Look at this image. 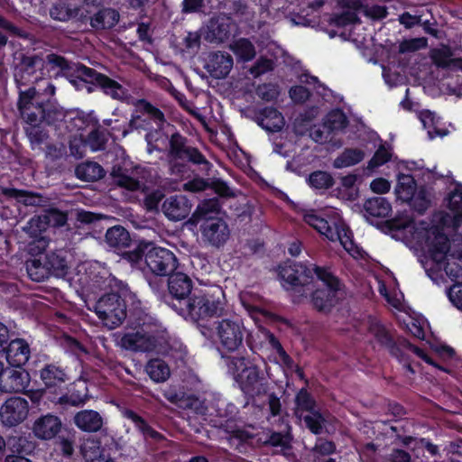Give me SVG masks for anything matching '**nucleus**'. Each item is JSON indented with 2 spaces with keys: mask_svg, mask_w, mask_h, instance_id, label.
<instances>
[{
  "mask_svg": "<svg viewBox=\"0 0 462 462\" xmlns=\"http://www.w3.org/2000/svg\"><path fill=\"white\" fill-rule=\"evenodd\" d=\"M393 226L423 252L420 262L431 280L437 281L445 273L456 282L448 295L457 309H462V266L457 262L462 257V236L451 243L439 226L424 221L395 220Z\"/></svg>",
  "mask_w": 462,
  "mask_h": 462,
  "instance_id": "f257e3e1",
  "label": "nucleus"
},
{
  "mask_svg": "<svg viewBox=\"0 0 462 462\" xmlns=\"http://www.w3.org/2000/svg\"><path fill=\"white\" fill-rule=\"evenodd\" d=\"M55 94V87L46 82L43 92L31 88L20 93L19 110L22 117L30 125L26 132L33 142H42L45 138L44 134L38 133V125L46 121L51 124L63 116V113L51 100Z\"/></svg>",
  "mask_w": 462,
  "mask_h": 462,
  "instance_id": "f03ea898",
  "label": "nucleus"
},
{
  "mask_svg": "<svg viewBox=\"0 0 462 462\" xmlns=\"http://www.w3.org/2000/svg\"><path fill=\"white\" fill-rule=\"evenodd\" d=\"M301 214L305 223L329 241H338L354 259L365 258V252L355 244L351 231L342 220L337 208H325L319 212L313 209H304Z\"/></svg>",
  "mask_w": 462,
  "mask_h": 462,
  "instance_id": "7ed1b4c3",
  "label": "nucleus"
},
{
  "mask_svg": "<svg viewBox=\"0 0 462 462\" xmlns=\"http://www.w3.org/2000/svg\"><path fill=\"white\" fill-rule=\"evenodd\" d=\"M127 260L139 269L146 266L152 273L167 275L171 273L177 264L172 252L166 248L155 246L151 243L142 244L136 250L129 252Z\"/></svg>",
  "mask_w": 462,
  "mask_h": 462,
  "instance_id": "20e7f679",
  "label": "nucleus"
},
{
  "mask_svg": "<svg viewBox=\"0 0 462 462\" xmlns=\"http://www.w3.org/2000/svg\"><path fill=\"white\" fill-rule=\"evenodd\" d=\"M66 68L67 61L55 54L48 55L46 60L39 56H26L15 67L14 79L18 84L25 85L37 82L45 76H56Z\"/></svg>",
  "mask_w": 462,
  "mask_h": 462,
  "instance_id": "39448f33",
  "label": "nucleus"
},
{
  "mask_svg": "<svg viewBox=\"0 0 462 462\" xmlns=\"http://www.w3.org/2000/svg\"><path fill=\"white\" fill-rule=\"evenodd\" d=\"M163 336L159 333L156 326L143 323L120 334L117 344L120 347L128 351H154L164 355L168 353V350L163 345Z\"/></svg>",
  "mask_w": 462,
  "mask_h": 462,
  "instance_id": "423d86ee",
  "label": "nucleus"
},
{
  "mask_svg": "<svg viewBox=\"0 0 462 462\" xmlns=\"http://www.w3.org/2000/svg\"><path fill=\"white\" fill-rule=\"evenodd\" d=\"M225 307V293L219 286L196 291L187 301L189 314L194 319L219 316L223 314Z\"/></svg>",
  "mask_w": 462,
  "mask_h": 462,
  "instance_id": "0eeeda50",
  "label": "nucleus"
},
{
  "mask_svg": "<svg viewBox=\"0 0 462 462\" xmlns=\"http://www.w3.org/2000/svg\"><path fill=\"white\" fill-rule=\"evenodd\" d=\"M227 371L237 383L240 389L254 396L265 392L264 379L260 376L256 365L243 356L227 359Z\"/></svg>",
  "mask_w": 462,
  "mask_h": 462,
  "instance_id": "6e6552de",
  "label": "nucleus"
},
{
  "mask_svg": "<svg viewBox=\"0 0 462 462\" xmlns=\"http://www.w3.org/2000/svg\"><path fill=\"white\" fill-rule=\"evenodd\" d=\"M191 221L199 225L202 240L211 246L219 247L229 238L226 223L214 211H208L206 205L198 208Z\"/></svg>",
  "mask_w": 462,
  "mask_h": 462,
  "instance_id": "1a4fd4ad",
  "label": "nucleus"
},
{
  "mask_svg": "<svg viewBox=\"0 0 462 462\" xmlns=\"http://www.w3.org/2000/svg\"><path fill=\"white\" fill-rule=\"evenodd\" d=\"M309 273H314L317 290L312 294L313 305L321 311L328 310L337 301L339 291L338 280L328 270L319 267L308 269Z\"/></svg>",
  "mask_w": 462,
  "mask_h": 462,
  "instance_id": "9d476101",
  "label": "nucleus"
},
{
  "mask_svg": "<svg viewBox=\"0 0 462 462\" xmlns=\"http://www.w3.org/2000/svg\"><path fill=\"white\" fill-rule=\"evenodd\" d=\"M88 308L94 310L103 325L113 329L122 324L126 317L125 304L119 295L110 293L101 297L97 302Z\"/></svg>",
  "mask_w": 462,
  "mask_h": 462,
  "instance_id": "9b49d317",
  "label": "nucleus"
},
{
  "mask_svg": "<svg viewBox=\"0 0 462 462\" xmlns=\"http://www.w3.org/2000/svg\"><path fill=\"white\" fill-rule=\"evenodd\" d=\"M214 333L221 347L232 352L242 346L246 329L239 318L231 316L217 320Z\"/></svg>",
  "mask_w": 462,
  "mask_h": 462,
  "instance_id": "f8f14e48",
  "label": "nucleus"
},
{
  "mask_svg": "<svg viewBox=\"0 0 462 462\" xmlns=\"http://www.w3.org/2000/svg\"><path fill=\"white\" fill-rule=\"evenodd\" d=\"M294 413L299 420L305 422L306 427L314 434H320L326 429L327 420L316 409L314 401L303 389L296 396Z\"/></svg>",
  "mask_w": 462,
  "mask_h": 462,
  "instance_id": "ddd939ff",
  "label": "nucleus"
},
{
  "mask_svg": "<svg viewBox=\"0 0 462 462\" xmlns=\"http://www.w3.org/2000/svg\"><path fill=\"white\" fill-rule=\"evenodd\" d=\"M78 77L79 84L77 85L78 89L86 88L90 91L88 83H95L104 91L105 94L109 95L115 99H124L125 97V88L116 81L107 78L105 75L96 72L94 69L80 66L78 68Z\"/></svg>",
  "mask_w": 462,
  "mask_h": 462,
  "instance_id": "4468645a",
  "label": "nucleus"
},
{
  "mask_svg": "<svg viewBox=\"0 0 462 462\" xmlns=\"http://www.w3.org/2000/svg\"><path fill=\"white\" fill-rule=\"evenodd\" d=\"M395 189L396 195L402 201H411L419 211H423L430 203L429 194L420 189L417 191L414 177L409 173L400 172Z\"/></svg>",
  "mask_w": 462,
  "mask_h": 462,
  "instance_id": "2eb2a0df",
  "label": "nucleus"
},
{
  "mask_svg": "<svg viewBox=\"0 0 462 462\" xmlns=\"http://www.w3.org/2000/svg\"><path fill=\"white\" fill-rule=\"evenodd\" d=\"M448 212L434 216V221L442 227L457 228L462 225V186L457 185L448 197Z\"/></svg>",
  "mask_w": 462,
  "mask_h": 462,
  "instance_id": "dca6fc26",
  "label": "nucleus"
},
{
  "mask_svg": "<svg viewBox=\"0 0 462 462\" xmlns=\"http://www.w3.org/2000/svg\"><path fill=\"white\" fill-rule=\"evenodd\" d=\"M317 267L310 263L309 265L303 264H291L285 263L280 267L279 276L282 281V286L287 290L290 288H296L297 286H305L310 281L313 282L314 273H309L308 269Z\"/></svg>",
  "mask_w": 462,
  "mask_h": 462,
  "instance_id": "f3484780",
  "label": "nucleus"
},
{
  "mask_svg": "<svg viewBox=\"0 0 462 462\" xmlns=\"http://www.w3.org/2000/svg\"><path fill=\"white\" fill-rule=\"evenodd\" d=\"M30 383V374L22 367H3L0 374V391L3 393H20Z\"/></svg>",
  "mask_w": 462,
  "mask_h": 462,
  "instance_id": "a211bd4d",
  "label": "nucleus"
},
{
  "mask_svg": "<svg viewBox=\"0 0 462 462\" xmlns=\"http://www.w3.org/2000/svg\"><path fill=\"white\" fill-rule=\"evenodd\" d=\"M29 413V402L21 397H11L0 407V420L6 426L23 422Z\"/></svg>",
  "mask_w": 462,
  "mask_h": 462,
  "instance_id": "6ab92c4d",
  "label": "nucleus"
},
{
  "mask_svg": "<svg viewBox=\"0 0 462 462\" xmlns=\"http://www.w3.org/2000/svg\"><path fill=\"white\" fill-rule=\"evenodd\" d=\"M162 211L170 220L180 221L189 215L191 204L185 196L174 195L164 200Z\"/></svg>",
  "mask_w": 462,
  "mask_h": 462,
  "instance_id": "aec40b11",
  "label": "nucleus"
},
{
  "mask_svg": "<svg viewBox=\"0 0 462 462\" xmlns=\"http://www.w3.org/2000/svg\"><path fill=\"white\" fill-rule=\"evenodd\" d=\"M61 420L52 414H46L35 420L32 425L33 435L40 439L49 440L57 436L61 430Z\"/></svg>",
  "mask_w": 462,
  "mask_h": 462,
  "instance_id": "412c9836",
  "label": "nucleus"
},
{
  "mask_svg": "<svg viewBox=\"0 0 462 462\" xmlns=\"http://www.w3.org/2000/svg\"><path fill=\"white\" fill-rule=\"evenodd\" d=\"M234 29L235 25L229 17L220 16L209 21L205 28V38L211 42H222L230 36Z\"/></svg>",
  "mask_w": 462,
  "mask_h": 462,
  "instance_id": "4be33fe9",
  "label": "nucleus"
},
{
  "mask_svg": "<svg viewBox=\"0 0 462 462\" xmlns=\"http://www.w3.org/2000/svg\"><path fill=\"white\" fill-rule=\"evenodd\" d=\"M170 144V154L172 159L187 160L198 164L207 162L204 156L197 149L185 146L184 139L180 134H172Z\"/></svg>",
  "mask_w": 462,
  "mask_h": 462,
  "instance_id": "5701e85b",
  "label": "nucleus"
},
{
  "mask_svg": "<svg viewBox=\"0 0 462 462\" xmlns=\"http://www.w3.org/2000/svg\"><path fill=\"white\" fill-rule=\"evenodd\" d=\"M0 356H5L10 365L21 367L30 357V348L24 340L15 339L10 342L6 349L2 348Z\"/></svg>",
  "mask_w": 462,
  "mask_h": 462,
  "instance_id": "b1692460",
  "label": "nucleus"
},
{
  "mask_svg": "<svg viewBox=\"0 0 462 462\" xmlns=\"http://www.w3.org/2000/svg\"><path fill=\"white\" fill-rule=\"evenodd\" d=\"M40 378L51 393H56L58 389L67 382L66 372L56 365H47L40 371Z\"/></svg>",
  "mask_w": 462,
  "mask_h": 462,
  "instance_id": "393cba45",
  "label": "nucleus"
},
{
  "mask_svg": "<svg viewBox=\"0 0 462 462\" xmlns=\"http://www.w3.org/2000/svg\"><path fill=\"white\" fill-rule=\"evenodd\" d=\"M73 124L78 130H81L84 127H89L90 133L86 140L88 147L92 152L101 150L105 143V139L101 134L95 129L96 122L90 117V116L78 115L73 118Z\"/></svg>",
  "mask_w": 462,
  "mask_h": 462,
  "instance_id": "a878e982",
  "label": "nucleus"
},
{
  "mask_svg": "<svg viewBox=\"0 0 462 462\" xmlns=\"http://www.w3.org/2000/svg\"><path fill=\"white\" fill-rule=\"evenodd\" d=\"M233 67V59L228 54L214 52L208 56L207 70L215 78L222 79L228 75Z\"/></svg>",
  "mask_w": 462,
  "mask_h": 462,
  "instance_id": "bb28decb",
  "label": "nucleus"
},
{
  "mask_svg": "<svg viewBox=\"0 0 462 462\" xmlns=\"http://www.w3.org/2000/svg\"><path fill=\"white\" fill-rule=\"evenodd\" d=\"M145 171L143 168L136 167L130 174L115 173V182L129 190H139L145 189Z\"/></svg>",
  "mask_w": 462,
  "mask_h": 462,
  "instance_id": "cd10ccee",
  "label": "nucleus"
},
{
  "mask_svg": "<svg viewBox=\"0 0 462 462\" xmlns=\"http://www.w3.org/2000/svg\"><path fill=\"white\" fill-rule=\"evenodd\" d=\"M258 125L268 132L281 131L285 120L282 113L273 107H266L263 109L257 116Z\"/></svg>",
  "mask_w": 462,
  "mask_h": 462,
  "instance_id": "c85d7f7f",
  "label": "nucleus"
},
{
  "mask_svg": "<svg viewBox=\"0 0 462 462\" xmlns=\"http://www.w3.org/2000/svg\"><path fill=\"white\" fill-rule=\"evenodd\" d=\"M338 4L342 8L347 10L342 14L335 16L332 20L333 24L340 27L358 23L356 11L363 7L361 0H338Z\"/></svg>",
  "mask_w": 462,
  "mask_h": 462,
  "instance_id": "c756f323",
  "label": "nucleus"
},
{
  "mask_svg": "<svg viewBox=\"0 0 462 462\" xmlns=\"http://www.w3.org/2000/svg\"><path fill=\"white\" fill-rule=\"evenodd\" d=\"M395 285V278L391 275L388 276V280L385 282L378 281V290L381 295L383 296L386 301L393 308L402 310L404 297L400 291L394 288Z\"/></svg>",
  "mask_w": 462,
  "mask_h": 462,
  "instance_id": "7c9ffc66",
  "label": "nucleus"
},
{
  "mask_svg": "<svg viewBox=\"0 0 462 462\" xmlns=\"http://www.w3.org/2000/svg\"><path fill=\"white\" fill-rule=\"evenodd\" d=\"M78 428L84 431L95 432L101 429L103 420L97 411L85 410L78 412L74 417Z\"/></svg>",
  "mask_w": 462,
  "mask_h": 462,
  "instance_id": "2f4dec72",
  "label": "nucleus"
},
{
  "mask_svg": "<svg viewBox=\"0 0 462 462\" xmlns=\"http://www.w3.org/2000/svg\"><path fill=\"white\" fill-rule=\"evenodd\" d=\"M67 221V216L63 212L56 209L47 211L44 215L32 218L29 222L30 228L38 227L41 231L44 230L47 226H60Z\"/></svg>",
  "mask_w": 462,
  "mask_h": 462,
  "instance_id": "473e14b6",
  "label": "nucleus"
},
{
  "mask_svg": "<svg viewBox=\"0 0 462 462\" xmlns=\"http://www.w3.org/2000/svg\"><path fill=\"white\" fill-rule=\"evenodd\" d=\"M191 288V280L182 273H174L169 279L170 293L176 299H184L190 293Z\"/></svg>",
  "mask_w": 462,
  "mask_h": 462,
  "instance_id": "72a5a7b5",
  "label": "nucleus"
},
{
  "mask_svg": "<svg viewBox=\"0 0 462 462\" xmlns=\"http://www.w3.org/2000/svg\"><path fill=\"white\" fill-rule=\"evenodd\" d=\"M76 176L86 181H94L99 180L104 175L103 168L97 162H87L79 164L76 168Z\"/></svg>",
  "mask_w": 462,
  "mask_h": 462,
  "instance_id": "f704fd0d",
  "label": "nucleus"
},
{
  "mask_svg": "<svg viewBox=\"0 0 462 462\" xmlns=\"http://www.w3.org/2000/svg\"><path fill=\"white\" fill-rule=\"evenodd\" d=\"M145 370L150 378L156 383L165 382L171 374L168 365L161 359L150 360Z\"/></svg>",
  "mask_w": 462,
  "mask_h": 462,
  "instance_id": "c9c22d12",
  "label": "nucleus"
},
{
  "mask_svg": "<svg viewBox=\"0 0 462 462\" xmlns=\"http://www.w3.org/2000/svg\"><path fill=\"white\" fill-rule=\"evenodd\" d=\"M365 211L371 216L386 217L392 211L389 201L382 197L372 198L365 203Z\"/></svg>",
  "mask_w": 462,
  "mask_h": 462,
  "instance_id": "e433bc0d",
  "label": "nucleus"
},
{
  "mask_svg": "<svg viewBox=\"0 0 462 462\" xmlns=\"http://www.w3.org/2000/svg\"><path fill=\"white\" fill-rule=\"evenodd\" d=\"M106 240L111 247L124 248L129 245L130 236L124 227L116 226L106 231Z\"/></svg>",
  "mask_w": 462,
  "mask_h": 462,
  "instance_id": "4c0bfd02",
  "label": "nucleus"
},
{
  "mask_svg": "<svg viewBox=\"0 0 462 462\" xmlns=\"http://www.w3.org/2000/svg\"><path fill=\"white\" fill-rule=\"evenodd\" d=\"M119 14L113 9H103L97 12L90 21L91 26L96 29H106L114 26Z\"/></svg>",
  "mask_w": 462,
  "mask_h": 462,
  "instance_id": "58836bf2",
  "label": "nucleus"
},
{
  "mask_svg": "<svg viewBox=\"0 0 462 462\" xmlns=\"http://www.w3.org/2000/svg\"><path fill=\"white\" fill-rule=\"evenodd\" d=\"M231 51L235 53L239 60L249 61L254 58L256 51L252 42L247 40L241 38L235 41L230 45Z\"/></svg>",
  "mask_w": 462,
  "mask_h": 462,
  "instance_id": "ea45409f",
  "label": "nucleus"
},
{
  "mask_svg": "<svg viewBox=\"0 0 462 462\" xmlns=\"http://www.w3.org/2000/svg\"><path fill=\"white\" fill-rule=\"evenodd\" d=\"M240 300L248 314L256 319L257 315H265L266 311L263 310L260 298L249 291H243L240 294Z\"/></svg>",
  "mask_w": 462,
  "mask_h": 462,
  "instance_id": "a19ab883",
  "label": "nucleus"
},
{
  "mask_svg": "<svg viewBox=\"0 0 462 462\" xmlns=\"http://www.w3.org/2000/svg\"><path fill=\"white\" fill-rule=\"evenodd\" d=\"M347 121L345 114L340 110H332L328 113L323 123V127L328 128L334 135L346 126Z\"/></svg>",
  "mask_w": 462,
  "mask_h": 462,
  "instance_id": "79ce46f5",
  "label": "nucleus"
},
{
  "mask_svg": "<svg viewBox=\"0 0 462 462\" xmlns=\"http://www.w3.org/2000/svg\"><path fill=\"white\" fill-rule=\"evenodd\" d=\"M365 153L358 149H347L344 151L333 162L335 168H346L361 162Z\"/></svg>",
  "mask_w": 462,
  "mask_h": 462,
  "instance_id": "37998d69",
  "label": "nucleus"
},
{
  "mask_svg": "<svg viewBox=\"0 0 462 462\" xmlns=\"http://www.w3.org/2000/svg\"><path fill=\"white\" fill-rule=\"evenodd\" d=\"M419 118L423 125V127L427 129L430 139H433L438 135L445 134V133L441 132L439 129V118L437 117L434 113L429 110L422 111L420 113Z\"/></svg>",
  "mask_w": 462,
  "mask_h": 462,
  "instance_id": "c03bdc74",
  "label": "nucleus"
},
{
  "mask_svg": "<svg viewBox=\"0 0 462 462\" xmlns=\"http://www.w3.org/2000/svg\"><path fill=\"white\" fill-rule=\"evenodd\" d=\"M80 451L87 462H99L102 457L100 443L94 439H87L80 446Z\"/></svg>",
  "mask_w": 462,
  "mask_h": 462,
  "instance_id": "a18cd8bd",
  "label": "nucleus"
},
{
  "mask_svg": "<svg viewBox=\"0 0 462 462\" xmlns=\"http://www.w3.org/2000/svg\"><path fill=\"white\" fill-rule=\"evenodd\" d=\"M125 418L133 421L137 430L142 432L145 438L157 439L160 435L158 432L153 430L140 416L134 413L133 411L125 410L123 411Z\"/></svg>",
  "mask_w": 462,
  "mask_h": 462,
  "instance_id": "49530a36",
  "label": "nucleus"
},
{
  "mask_svg": "<svg viewBox=\"0 0 462 462\" xmlns=\"http://www.w3.org/2000/svg\"><path fill=\"white\" fill-rule=\"evenodd\" d=\"M319 115V109L312 107L300 115L293 122V131L296 134H303L309 130L310 122Z\"/></svg>",
  "mask_w": 462,
  "mask_h": 462,
  "instance_id": "de8ad7c7",
  "label": "nucleus"
},
{
  "mask_svg": "<svg viewBox=\"0 0 462 462\" xmlns=\"http://www.w3.org/2000/svg\"><path fill=\"white\" fill-rule=\"evenodd\" d=\"M308 182L317 189H328L333 185V178L326 171H318L309 176Z\"/></svg>",
  "mask_w": 462,
  "mask_h": 462,
  "instance_id": "09e8293b",
  "label": "nucleus"
},
{
  "mask_svg": "<svg viewBox=\"0 0 462 462\" xmlns=\"http://www.w3.org/2000/svg\"><path fill=\"white\" fill-rule=\"evenodd\" d=\"M265 337L268 340V344L272 347L273 351L275 354L274 361L277 363H281L284 365L290 366L291 365V359L289 356L285 353V351L282 349L281 344L279 341L273 337V335L264 332Z\"/></svg>",
  "mask_w": 462,
  "mask_h": 462,
  "instance_id": "8fccbe9b",
  "label": "nucleus"
},
{
  "mask_svg": "<svg viewBox=\"0 0 462 462\" xmlns=\"http://www.w3.org/2000/svg\"><path fill=\"white\" fill-rule=\"evenodd\" d=\"M392 158V152L390 148L381 145L378 150L375 152L373 158L369 161L367 164V170L373 171L375 168H378L390 161Z\"/></svg>",
  "mask_w": 462,
  "mask_h": 462,
  "instance_id": "3c124183",
  "label": "nucleus"
},
{
  "mask_svg": "<svg viewBox=\"0 0 462 462\" xmlns=\"http://www.w3.org/2000/svg\"><path fill=\"white\" fill-rule=\"evenodd\" d=\"M50 14L54 20L65 22L76 15V10L66 4H58L51 9Z\"/></svg>",
  "mask_w": 462,
  "mask_h": 462,
  "instance_id": "603ef678",
  "label": "nucleus"
},
{
  "mask_svg": "<svg viewBox=\"0 0 462 462\" xmlns=\"http://www.w3.org/2000/svg\"><path fill=\"white\" fill-rule=\"evenodd\" d=\"M5 194L14 198L18 202H21L24 205H37L40 201V199L32 194L27 193L23 190H18L14 189H8L5 190Z\"/></svg>",
  "mask_w": 462,
  "mask_h": 462,
  "instance_id": "864d4df0",
  "label": "nucleus"
},
{
  "mask_svg": "<svg viewBox=\"0 0 462 462\" xmlns=\"http://www.w3.org/2000/svg\"><path fill=\"white\" fill-rule=\"evenodd\" d=\"M69 148L71 155L76 158L83 157L88 148L85 135L82 133H80L79 136L75 135L74 138L70 141Z\"/></svg>",
  "mask_w": 462,
  "mask_h": 462,
  "instance_id": "5fc2aeb1",
  "label": "nucleus"
},
{
  "mask_svg": "<svg viewBox=\"0 0 462 462\" xmlns=\"http://www.w3.org/2000/svg\"><path fill=\"white\" fill-rule=\"evenodd\" d=\"M368 329L379 342L387 344L390 341L387 330L377 319H371L369 321Z\"/></svg>",
  "mask_w": 462,
  "mask_h": 462,
  "instance_id": "6e6d98bb",
  "label": "nucleus"
},
{
  "mask_svg": "<svg viewBox=\"0 0 462 462\" xmlns=\"http://www.w3.org/2000/svg\"><path fill=\"white\" fill-rule=\"evenodd\" d=\"M427 40L425 38H414L405 40L399 45V51L402 53L415 51L426 47Z\"/></svg>",
  "mask_w": 462,
  "mask_h": 462,
  "instance_id": "4d7b16f0",
  "label": "nucleus"
},
{
  "mask_svg": "<svg viewBox=\"0 0 462 462\" xmlns=\"http://www.w3.org/2000/svg\"><path fill=\"white\" fill-rule=\"evenodd\" d=\"M27 271L32 280L36 282L42 281L47 277L49 271L45 267H42L39 260H34L27 266Z\"/></svg>",
  "mask_w": 462,
  "mask_h": 462,
  "instance_id": "13d9d810",
  "label": "nucleus"
},
{
  "mask_svg": "<svg viewBox=\"0 0 462 462\" xmlns=\"http://www.w3.org/2000/svg\"><path fill=\"white\" fill-rule=\"evenodd\" d=\"M310 136L314 142L319 143L331 142L333 139V134L328 128H324L323 125L319 127L314 126L311 128Z\"/></svg>",
  "mask_w": 462,
  "mask_h": 462,
  "instance_id": "bf43d9fd",
  "label": "nucleus"
},
{
  "mask_svg": "<svg viewBox=\"0 0 462 462\" xmlns=\"http://www.w3.org/2000/svg\"><path fill=\"white\" fill-rule=\"evenodd\" d=\"M257 95L263 100L271 101L279 95L278 88L273 84H263L257 88Z\"/></svg>",
  "mask_w": 462,
  "mask_h": 462,
  "instance_id": "052dcab7",
  "label": "nucleus"
},
{
  "mask_svg": "<svg viewBox=\"0 0 462 462\" xmlns=\"http://www.w3.org/2000/svg\"><path fill=\"white\" fill-rule=\"evenodd\" d=\"M408 330L416 337L423 339L425 337L426 321L422 319H411L406 324Z\"/></svg>",
  "mask_w": 462,
  "mask_h": 462,
  "instance_id": "680f3d73",
  "label": "nucleus"
},
{
  "mask_svg": "<svg viewBox=\"0 0 462 462\" xmlns=\"http://www.w3.org/2000/svg\"><path fill=\"white\" fill-rule=\"evenodd\" d=\"M273 69V60L272 59L260 58L254 66L251 68V73L258 77Z\"/></svg>",
  "mask_w": 462,
  "mask_h": 462,
  "instance_id": "e2e57ef3",
  "label": "nucleus"
},
{
  "mask_svg": "<svg viewBox=\"0 0 462 462\" xmlns=\"http://www.w3.org/2000/svg\"><path fill=\"white\" fill-rule=\"evenodd\" d=\"M362 12L372 19H383L387 14V11L384 6L376 5L363 6Z\"/></svg>",
  "mask_w": 462,
  "mask_h": 462,
  "instance_id": "0e129e2a",
  "label": "nucleus"
},
{
  "mask_svg": "<svg viewBox=\"0 0 462 462\" xmlns=\"http://www.w3.org/2000/svg\"><path fill=\"white\" fill-rule=\"evenodd\" d=\"M370 189L374 193L385 194L391 189V182L384 178H376L370 183Z\"/></svg>",
  "mask_w": 462,
  "mask_h": 462,
  "instance_id": "69168bd1",
  "label": "nucleus"
},
{
  "mask_svg": "<svg viewBox=\"0 0 462 462\" xmlns=\"http://www.w3.org/2000/svg\"><path fill=\"white\" fill-rule=\"evenodd\" d=\"M290 97L294 102L303 103L309 98L310 92L302 86H296L291 88Z\"/></svg>",
  "mask_w": 462,
  "mask_h": 462,
  "instance_id": "338daca9",
  "label": "nucleus"
},
{
  "mask_svg": "<svg viewBox=\"0 0 462 462\" xmlns=\"http://www.w3.org/2000/svg\"><path fill=\"white\" fill-rule=\"evenodd\" d=\"M335 451V446L330 441H319L315 445L313 453L319 455H330Z\"/></svg>",
  "mask_w": 462,
  "mask_h": 462,
  "instance_id": "774afa93",
  "label": "nucleus"
}]
</instances>
